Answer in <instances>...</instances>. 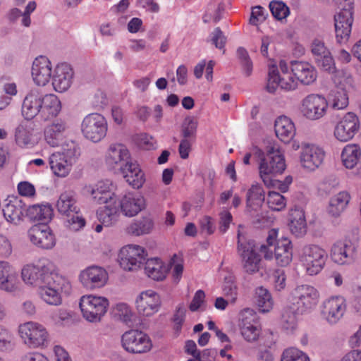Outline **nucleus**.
<instances>
[{"label": "nucleus", "mask_w": 361, "mask_h": 361, "mask_svg": "<svg viewBox=\"0 0 361 361\" xmlns=\"http://www.w3.org/2000/svg\"><path fill=\"white\" fill-rule=\"evenodd\" d=\"M18 334L26 345L33 348L44 345L48 338V333L44 326L35 322H27L20 324Z\"/></svg>", "instance_id": "9"}, {"label": "nucleus", "mask_w": 361, "mask_h": 361, "mask_svg": "<svg viewBox=\"0 0 361 361\" xmlns=\"http://www.w3.org/2000/svg\"><path fill=\"white\" fill-rule=\"evenodd\" d=\"M109 280L107 271L99 266L92 265L82 270L79 281L87 290H92L104 287Z\"/></svg>", "instance_id": "19"}, {"label": "nucleus", "mask_w": 361, "mask_h": 361, "mask_svg": "<svg viewBox=\"0 0 361 361\" xmlns=\"http://www.w3.org/2000/svg\"><path fill=\"white\" fill-rule=\"evenodd\" d=\"M61 109V102L55 94H44L43 96L39 116L42 121H47L56 117Z\"/></svg>", "instance_id": "31"}, {"label": "nucleus", "mask_w": 361, "mask_h": 361, "mask_svg": "<svg viewBox=\"0 0 361 361\" xmlns=\"http://www.w3.org/2000/svg\"><path fill=\"white\" fill-rule=\"evenodd\" d=\"M319 293L316 288L310 285L298 286L291 293L290 302L296 305L301 312L306 311L314 307L319 300Z\"/></svg>", "instance_id": "18"}, {"label": "nucleus", "mask_w": 361, "mask_h": 361, "mask_svg": "<svg viewBox=\"0 0 361 361\" xmlns=\"http://www.w3.org/2000/svg\"><path fill=\"white\" fill-rule=\"evenodd\" d=\"M325 152L322 147L312 142H302V152L298 159L300 166L306 171L312 172L323 163Z\"/></svg>", "instance_id": "11"}, {"label": "nucleus", "mask_w": 361, "mask_h": 361, "mask_svg": "<svg viewBox=\"0 0 361 361\" xmlns=\"http://www.w3.org/2000/svg\"><path fill=\"white\" fill-rule=\"evenodd\" d=\"M277 231L271 229L269 232L267 243L260 245L259 251L265 259H272L281 267L288 265L292 261L293 252L290 240L286 237H282L276 240Z\"/></svg>", "instance_id": "2"}, {"label": "nucleus", "mask_w": 361, "mask_h": 361, "mask_svg": "<svg viewBox=\"0 0 361 361\" xmlns=\"http://www.w3.org/2000/svg\"><path fill=\"white\" fill-rule=\"evenodd\" d=\"M14 345V336L13 334L7 328L0 324V350H10Z\"/></svg>", "instance_id": "57"}, {"label": "nucleus", "mask_w": 361, "mask_h": 361, "mask_svg": "<svg viewBox=\"0 0 361 361\" xmlns=\"http://www.w3.org/2000/svg\"><path fill=\"white\" fill-rule=\"evenodd\" d=\"M56 209L61 215L79 211L74 192L68 190L62 192L56 202Z\"/></svg>", "instance_id": "42"}, {"label": "nucleus", "mask_w": 361, "mask_h": 361, "mask_svg": "<svg viewBox=\"0 0 361 361\" xmlns=\"http://www.w3.org/2000/svg\"><path fill=\"white\" fill-rule=\"evenodd\" d=\"M334 21L337 40L339 42L347 41L351 33L353 17L348 13H345V15L337 13L334 16Z\"/></svg>", "instance_id": "34"}, {"label": "nucleus", "mask_w": 361, "mask_h": 361, "mask_svg": "<svg viewBox=\"0 0 361 361\" xmlns=\"http://www.w3.org/2000/svg\"><path fill=\"white\" fill-rule=\"evenodd\" d=\"M106 161L107 164L111 167L126 166L130 163V154L128 148L123 144L114 143L111 144L106 153Z\"/></svg>", "instance_id": "27"}, {"label": "nucleus", "mask_w": 361, "mask_h": 361, "mask_svg": "<svg viewBox=\"0 0 361 361\" xmlns=\"http://www.w3.org/2000/svg\"><path fill=\"white\" fill-rule=\"evenodd\" d=\"M332 80L336 89L350 92L355 87L354 80L345 69H334Z\"/></svg>", "instance_id": "45"}, {"label": "nucleus", "mask_w": 361, "mask_h": 361, "mask_svg": "<svg viewBox=\"0 0 361 361\" xmlns=\"http://www.w3.org/2000/svg\"><path fill=\"white\" fill-rule=\"evenodd\" d=\"M63 216L65 226L71 231H78L85 225V221L80 215V210Z\"/></svg>", "instance_id": "51"}, {"label": "nucleus", "mask_w": 361, "mask_h": 361, "mask_svg": "<svg viewBox=\"0 0 361 361\" xmlns=\"http://www.w3.org/2000/svg\"><path fill=\"white\" fill-rule=\"evenodd\" d=\"M27 216L32 221H49L53 215V209L50 204H34L26 208Z\"/></svg>", "instance_id": "46"}, {"label": "nucleus", "mask_w": 361, "mask_h": 361, "mask_svg": "<svg viewBox=\"0 0 361 361\" xmlns=\"http://www.w3.org/2000/svg\"><path fill=\"white\" fill-rule=\"evenodd\" d=\"M253 154L258 164L259 177L264 184H270L271 178H275L286 169L284 157L276 143H269L264 151L254 147Z\"/></svg>", "instance_id": "1"}, {"label": "nucleus", "mask_w": 361, "mask_h": 361, "mask_svg": "<svg viewBox=\"0 0 361 361\" xmlns=\"http://www.w3.org/2000/svg\"><path fill=\"white\" fill-rule=\"evenodd\" d=\"M145 250L142 247L128 245L121 249L118 261L123 269L133 271L140 269L145 260Z\"/></svg>", "instance_id": "13"}, {"label": "nucleus", "mask_w": 361, "mask_h": 361, "mask_svg": "<svg viewBox=\"0 0 361 361\" xmlns=\"http://www.w3.org/2000/svg\"><path fill=\"white\" fill-rule=\"evenodd\" d=\"M26 212L25 204L19 198L13 197L3 208L5 219L10 224L18 225Z\"/></svg>", "instance_id": "28"}, {"label": "nucleus", "mask_w": 361, "mask_h": 361, "mask_svg": "<svg viewBox=\"0 0 361 361\" xmlns=\"http://www.w3.org/2000/svg\"><path fill=\"white\" fill-rule=\"evenodd\" d=\"M37 4L35 1L28 2L24 11H21L18 8H11L7 13V18L11 23H16L20 17H22V25L28 27L31 25L30 14L36 9Z\"/></svg>", "instance_id": "41"}, {"label": "nucleus", "mask_w": 361, "mask_h": 361, "mask_svg": "<svg viewBox=\"0 0 361 361\" xmlns=\"http://www.w3.org/2000/svg\"><path fill=\"white\" fill-rule=\"evenodd\" d=\"M73 74V69H54L52 72L54 89L59 92L68 90L72 84Z\"/></svg>", "instance_id": "38"}, {"label": "nucleus", "mask_w": 361, "mask_h": 361, "mask_svg": "<svg viewBox=\"0 0 361 361\" xmlns=\"http://www.w3.org/2000/svg\"><path fill=\"white\" fill-rule=\"evenodd\" d=\"M328 254L325 249L315 244L305 245L300 256V261L306 273L314 276L320 273L326 265Z\"/></svg>", "instance_id": "6"}, {"label": "nucleus", "mask_w": 361, "mask_h": 361, "mask_svg": "<svg viewBox=\"0 0 361 361\" xmlns=\"http://www.w3.org/2000/svg\"><path fill=\"white\" fill-rule=\"evenodd\" d=\"M269 8L274 17L278 20L285 19L290 13L289 8L280 1H271Z\"/></svg>", "instance_id": "61"}, {"label": "nucleus", "mask_w": 361, "mask_h": 361, "mask_svg": "<svg viewBox=\"0 0 361 361\" xmlns=\"http://www.w3.org/2000/svg\"><path fill=\"white\" fill-rule=\"evenodd\" d=\"M289 227L291 233L295 236H302L307 231V224L302 209L295 208L290 212Z\"/></svg>", "instance_id": "39"}, {"label": "nucleus", "mask_w": 361, "mask_h": 361, "mask_svg": "<svg viewBox=\"0 0 361 361\" xmlns=\"http://www.w3.org/2000/svg\"><path fill=\"white\" fill-rule=\"evenodd\" d=\"M154 227L152 218L149 215L142 216L133 220L125 228L127 234L140 236L150 233Z\"/></svg>", "instance_id": "32"}, {"label": "nucleus", "mask_w": 361, "mask_h": 361, "mask_svg": "<svg viewBox=\"0 0 361 361\" xmlns=\"http://www.w3.org/2000/svg\"><path fill=\"white\" fill-rule=\"evenodd\" d=\"M118 204L124 216L133 217L146 208V200L140 194L128 192L122 197Z\"/></svg>", "instance_id": "24"}, {"label": "nucleus", "mask_w": 361, "mask_h": 361, "mask_svg": "<svg viewBox=\"0 0 361 361\" xmlns=\"http://www.w3.org/2000/svg\"><path fill=\"white\" fill-rule=\"evenodd\" d=\"M59 271L56 265L48 259H43L37 264H27L21 269V279L27 286L40 287Z\"/></svg>", "instance_id": "3"}, {"label": "nucleus", "mask_w": 361, "mask_h": 361, "mask_svg": "<svg viewBox=\"0 0 361 361\" xmlns=\"http://www.w3.org/2000/svg\"><path fill=\"white\" fill-rule=\"evenodd\" d=\"M279 87L286 91H293L298 87L295 69H272L269 72L267 90L274 93Z\"/></svg>", "instance_id": "8"}, {"label": "nucleus", "mask_w": 361, "mask_h": 361, "mask_svg": "<svg viewBox=\"0 0 361 361\" xmlns=\"http://www.w3.org/2000/svg\"><path fill=\"white\" fill-rule=\"evenodd\" d=\"M311 52L315 58L318 66L331 68L334 61L331 52L319 39H314L311 44Z\"/></svg>", "instance_id": "30"}, {"label": "nucleus", "mask_w": 361, "mask_h": 361, "mask_svg": "<svg viewBox=\"0 0 361 361\" xmlns=\"http://www.w3.org/2000/svg\"><path fill=\"white\" fill-rule=\"evenodd\" d=\"M224 295L228 300L231 304H235L238 293V288L232 277H226L222 286Z\"/></svg>", "instance_id": "54"}, {"label": "nucleus", "mask_w": 361, "mask_h": 361, "mask_svg": "<svg viewBox=\"0 0 361 361\" xmlns=\"http://www.w3.org/2000/svg\"><path fill=\"white\" fill-rule=\"evenodd\" d=\"M108 125L106 118L99 114H90L82 120L81 132L83 136L92 142L103 140L107 133Z\"/></svg>", "instance_id": "7"}, {"label": "nucleus", "mask_w": 361, "mask_h": 361, "mask_svg": "<svg viewBox=\"0 0 361 361\" xmlns=\"http://www.w3.org/2000/svg\"><path fill=\"white\" fill-rule=\"evenodd\" d=\"M346 309L347 302L343 296H331L322 302L321 315L328 324H336L343 317Z\"/></svg>", "instance_id": "12"}, {"label": "nucleus", "mask_w": 361, "mask_h": 361, "mask_svg": "<svg viewBox=\"0 0 361 361\" xmlns=\"http://www.w3.org/2000/svg\"><path fill=\"white\" fill-rule=\"evenodd\" d=\"M121 341L123 348L132 353H145L149 351L152 347L149 336L138 330L126 331L123 334Z\"/></svg>", "instance_id": "17"}, {"label": "nucleus", "mask_w": 361, "mask_h": 361, "mask_svg": "<svg viewBox=\"0 0 361 361\" xmlns=\"http://www.w3.org/2000/svg\"><path fill=\"white\" fill-rule=\"evenodd\" d=\"M115 317L130 326L133 324L135 319V314L131 307L126 303L119 302L116 305L114 309Z\"/></svg>", "instance_id": "50"}, {"label": "nucleus", "mask_w": 361, "mask_h": 361, "mask_svg": "<svg viewBox=\"0 0 361 361\" xmlns=\"http://www.w3.org/2000/svg\"><path fill=\"white\" fill-rule=\"evenodd\" d=\"M281 361H310V359L303 351L295 348H290L283 352Z\"/></svg>", "instance_id": "55"}, {"label": "nucleus", "mask_w": 361, "mask_h": 361, "mask_svg": "<svg viewBox=\"0 0 361 361\" xmlns=\"http://www.w3.org/2000/svg\"><path fill=\"white\" fill-rule=\"evenodd\" d=\"M276 136L283 142H290L295 135V128L290 118L286 116H279L275 121Z\"/></svg>", "instance_id": "35"}, {"label": "nucleus", "mask_w": 361, "mask_h": 361, "mask_svg": "<svg viewBox=\"0 0 361 361\" xmlns=\"http://www.w3.org/2000/svg\"><path fill=\"white\" fill-rule=\"evenodd\" d=\"M239 328L242 336L247 342H254L258 339L261 327L257 315L252 309L245 308L241 311Z\"/></svg>", "instance_id": "16"}, {"label": "nucleus", "mask_w": 361, "mask_h": 361, "mask_svg": "<svg viewBox=\"0 0 361 361\" xmlns=\"http://www.w3.org/2000/svg\"><path fill=\"white\" fill-rule=\"evenodd\" d=\"M327 107L328 104L324 97L319 94H311L301 101L300 111L306 119L317 121L326 114Z\"/></svg>", "instance_id": "14"}, {"label": "nucleus", "mask_w": 361, "mask_h": 361, "mask_svg": "<svg viewBox=\"0 0 361 361\" xmlns=\"http://www.w3.org/2000/svg\"><path fill=\"white\" fill-rule=\"evenodd\" d=\"M51 317L55 324L62 325L72 318V314L68 310L60 308L53 311Z\"/></svg>", "instance_id": "64"}, {"label": "nucleus", "mask_w": 361, "mask_h": 361, "mask_svg": "<svg viewBox=\"0 0 361 361\" xmlns=\"http://www.w3.org/2000/svg\"><path fill=\"white\" fill-rule=\"evenodd\" d=\"M167 270V267L158 258H151L145 262V272L149 278L154 281L165 279Z\"/></svg>", "instance_id": "43"}, {"label": "nucleus", "mask_w": 361, "mask_h": 361, "mask_svg": "<svg viewBox=\"0 0 361 361\" xmlns=\"http://www.w3.org/2000/svg\"><path fill=\"white\" fill-rule=\"evenodd\" d=\"M49 165L54 174L58 177H66L72 169L71 164L60 152L52 153L49 157Z\"/></svg>", "instance_id": "36"}, {"label": "nucleus", "mask_w": 361, "mask_h": 361, "mask_svg": "<svg viewBox=\"0 0 361 361\" xmlns=\"http://www.w3.org/2000/svg\"><path fill=\"white\" fill-rule=\"evenodd\" d=\"M161 301L158 293L153 290L141 292L135 300L137 312L144 317H151L157 313Z\"/></svg>", "instance_id": "21"}, {"label": "nucleus", "mask_w": 361, "mask_h": 361, "mask_svg": "<svg viewBox=\"0 0 361 361\" xmlns=\"http://www.w3.org/2000/svg\"><path fill=\"white\" fill-rule=\"evenodd\" d=\"M331 260L339 266H347L354 263L357 257V247L349 239L334 242L329 250Z\"/></svg>", "instance_id": "10"}, {"label": "nucleus", "mask_w": 361, "mask_h": 361, "mask_svg": "<svg viewBox=\"0 0 361 361\" xmlns=\"http://www.w3.org/2000/svg\"><path fill=\"white\" fill-rule=\"evenodd\" d=\"M257 201V204L264 200V192L259 183L252 184L247 193V205L252 207V202Z\"/></svg>", "instance_id": "59"}, {"label": "nucleus", "mask_w": 361, "mask_h": 361, "mask_svg": "<svg viewBox=\"0 0 361 361\" xmlns=\"http://www.w3.org/2000/svg\"><path fill=\"white\" fill-rule=\"evenodd\" d=\"M105 204L104 207L97 212L98 219L105 226H110L118 221L121 209L116 200Z\"/></svg>", "instance_id": "37"}, {"label": "nucleus", "mask_w": 361, "mask_h": 361, "mask_svg": "<svg viewBox=\"0 0 361 361\" xmlns=\"http://www.w3.org/2000/svg\"><path fill=\"white\" fill-rule=\"evenodd\" d=\"M224 11V7L222 4H210L202 17L203 21L206 23L212 21L217 23L221 18Z\"/></svg>", "instance_id": "53"}, {"label": "nucleus", "mask_w": 361, "mask_h": 361, "mask_svg": "<svg viewBox=\"0 0 361 361\" xmlns=\"http://www.w3.org/2000/svg\"><path fill=\"white\" fill-rule=\"evenodd\" d=\"M295 72L298 85L301 83L309 85L313 83L317 78L316 69H295Z\"/></svg>", "instance_id": "56"}, {"label": "nucleus", "mask_w": 361, "mask_h": 361, "mask_svg": "<svg viewBox=\"0 0 361 361\" xmlns=\"http://www.w3.org/2000/svg\"><path fill=\"white\" fill-rule=\"evenodd\" d=\"M72 286L70 281L56 272L50 281L40 286L38 294L40 299L49 305L59 306L62 304L61 293L69 294Z\"/></svg>", "instance_id": "4"}, {"label": "nucleus", "mask_w": 361, "mask_h": 361, "mask_svg": "<svg viewBox=\"0 0 361 361\" xmlns=\"http://www.w3.org/2000/svg\"><path fill=\"white\" fill-rule=\"evenodd\" d=\"M350 92L334 88L330 93L329 99L334 109H343L348 105V93Z\"/></svg>", "instance_id": "52"}, {"label": "nucleus", "mask_w": 361, "mask_h": 361, "mask_svg": "<svg viewBox=\"0 0 361 361\" xmlns=\"http://www.w3.org/2000/svg\"><path fill=\"white\" fill-rule=\"evenodd\" d=\"M67 129L66 123L61 119L48 123L44 129L45 142L51 147H58L65 137Z\"/></svg>", "instance_id": "25"}, {"label": "nucleus", "mask_w": 361, "mask_h": 361, "mask_svg": "<svg viewBox=\"0 0 361 361\" xmlns=\"http://www.w3.org/2000/svg\"><path fill=\"white\" fill-rule=\"evenodd\" d=\"M43 96L37 90H31L25 95L23 101L21 112L26 120H32L37 115H39Z\"/></svg>", "instance_id": "26"}, {"label": "nucleus", "mask_w": 361, "mask_h": 361, "mask_svg": "<svg viewBox=\"0 0 361 361\" xmlns=\"http://www.w3.org/2000/svg\"><path fill=\"white\" fill-rule=\"evenodd\" d=\"M109 301L108 298L94 294H87L80 297L79 307L82 318L90 323L100 322L106 314Z\"/></svg>", "instance_id": "5"}, {"label": "nucleus", "mask_w": 361, "mask_h": 361, "mask_svg": "<svg viewBox=\"0 0 361 361\" xmlns=\"http://www.w3.org/2000/svg\"><path fill=\"white\" fill-rule=\"evenodd\" d=\"M267 204L272 210L280 211L286 207V202L285 197L279 192L270 191L267 197Z\"/></svg>", "instance_id": "60"}, {"label": "nucleus", "mask_w": 361, "mask_h": 361, "mask_svg": "<svg viewBox=\"0 0 361 361\" xmlns=\"http://www.w3.org/2000/svg\"><path fill=\"white\" fill-rule=\"evenodd\" d=\"M30 241L42 249H51L56 244L54 235L44 224L34 225L28 231Z\"/></svg>", "instance_id": "22"}, {"label": "nucleus", "mask_w": 361, "mask_h": 361, "mask_svg": "<svg viewBox=\"0 0 361 361\" xmlns=\"http://www.w3.org/2000/svg\"><path fill=\"white\" fill-rule=\"evenodd\" d=\"M255 298L260 312L267 313L273 309L274 302L271 293L267 288L257 287L255 289Z\"/></svg>", "instance_id": "47"}, {"label": "nucleus", "mask_w": 361, "mask_h": 361, "mask_svg": "<svg viewBox=\"0 0 361 361\" xmlns=\"http://www.w3.org/2000/svg\"><path fill=\"white\" fill-rule=\"evenodd\" d=\"M361 156V149L357 145H347L341 153V159L343 165L347 169H353Z\"/></svg>", "instance_id": "48"}, {"label": "nucleus", "mask_w": 361, "mask_h": 361, "mask_svg": "<svg viewBox=\"0 0 361 361\" xmlns=\"http://www.w3.org/2000/svg\"><path fill=\"white\" fill-rule=\"evenodd\" d=\"M238 238V253L241 257L244 270L250 274L259 271L261 259L255 252L254 241L241 239L239 235Z\"/></svg>", "instance_id": "15"}, {"label": "nucleus", "mask_w": 361, "mask_h": 361, "mask_svg": "<svg viewBox=\"0 0 361 361\" xmlns=\"http://www.w3.org/2000/svg\"><path fill=\"white\" fill-rule=\"evenodd\" d=\"M115 186L109 180L99 181L91 190V195L94 201L99 204H108L116 200Z\"/></svg>", "instance_id": "29"}, {"label": "nucleus", "mask_w": 361, "mask_h": 361, "mask_svg": "<svg viewBox=\"0 0 361 361\" xmlns=\"http://www.w3.org/2000/svg\"><path fill=\"white\" fill-rule=\"evenodd\" d=\"M350 200V196L348 192H338L331 198L327 209L328 213L334 217L339 216L346 209Z\"/></svg>", "instance_id": "40"}, {"label": "nucleus", "mask_w": 361, "mask_h": 361, "mask_svg": "<svg viewBox=\"0 0 361 361\" xmlns=\"http://www.w3.org/2000/svg\"><path fill=\"white\" fill-rule=\"evenodd\" d=\"M197 122L193 117H187L183 124L182 135L183 138L194 140Z\"/></svg>", "instance_id": "63"}, {"label": "nucleus", "mask_w": 361, "mask_h": 361, "mask_svg": "<svg viewBox=\"0 0 361 361\" xmlns=\"http://www.w3.org/2000/svg\"><path fill=\"white\" fill-rule=\"evenodd\" d=\"M359 127L357 116L352 112L347 113L335 126L334 137L338 141L348 142L355 136Z\"/></svg>", "instance_id": "20"}, {"label": "nucleus", "mask_w": 361, "mask_h": 361, "mask_svg": "<svg viewBox=\"0 0 361 361\" xmlns=\"http://www.w3.org/2000/svg\"><path fill=\"white\" fill-rule=\"evenodd\" d=\"M300 310L297 309L296 305H293V302L286 305L281 312V322L284 329L293 331L297 326V312Z\"/></svg>", "instance_id": "49"}, {"label": "nucleus", "mask_w": 361, "mask_h": 361, "mask_svg": "<svg viewBox=\"0 0 361 361\" xmlns=\"http://www.w3.org/2000/svg\"><path fill=\"white\" fill-rule=\"evenodd\" d=\"M19 289L18 273L7 261H0V290L13 294Z\"/></svg>", "instance_id": "23"}, {"label": "nucleus", "mask_w": 361, "mask_h": 361, "mask_svg": "<svg viewBox=\"0 0 361 361\" xmlns=\"http://www.w3.org/2000/svg\"><path fill=\"white\" fill-rule=\"evenodd\" d=\"M121 172L126 182L135 189L140 188L145 182V173L136 162L121 166Z\"/></svg>", "instance_id": "33"}, {"label": "nucleus", "mask_w": 361, "mask_h": 361, "mask_svg": "<svg viewBox=\"0 0 361 361\" xmlns=\"http://www.w3.org/2000/svg\"><path fill=\"white\" fill-rule=\"evenodd\" d=\"M52 69H32L34 82L38 86L46 85L52 76Z\"/></svg>", "instance_id": "62"}, {"label": "nucleus", "mask_w": 361, "mask_h": 361, "mask_svg": "<svg viewBox=\"0 0 361 361\" xmlns=\"http://www.w3.org/2000/svg\"><path fill=\"white\" fill-rule=\"evenodd\" d=\"M60 154H63L65 159L73 165L80 156V147L75 142L70 141L63 147Z\"/></svg>", "instance_id": "58"}, {"label": "nucleus", "mask_w": 361, "mask_h": 361, "mask_svg": "<svg viewBox=\"0 0 361 361\" xmlns=\"http://www.w3.org/2000/svg\"><path fill=\"white\" fill-rule=\"evenodd\" d=\"M15 141L21 147H30L35 145L31 126L26 122L20 123L15 129Z\"/></svg>", "instance_id": "44"}]
</instances>
